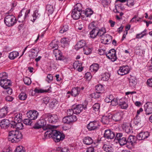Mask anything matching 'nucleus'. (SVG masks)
<instances>
[{"label": "nucleus", "mask_w": 152, "mask_h": 152, "mask_svg": "<svg viewBox=\"0 0 152 152\" xmlns=\"http://www.w3.org/2000/svg\"><path fill=\"white\" fill-rule=\"evenodd\" d=\"M110 0H103L102 1V4L105 7L110 4Z\"/></svg>", "instance_id": "obj_57"}, {"label": "nucleus", "mask_w": 152, "mask_h": 152, "mask_svg": "<svg viewBox=\"0 0 152 152\" xmlns=\"http://www.w3.org/2000/svg\"><path fill=\"white\" fill-rule=\"evenodd\" d=\"M95 22L93 21L90 23L88 26V28L90 30H93V29H95V28H98L96 27V26L94 25Z\"/></svg>", "instance_id": "obj_49"}, {"label": "nucleus", "mask_w": 152, "mask_h": 152, "mask_svg": "<svg viewBox=\"0 0 152 152\" xmlns=\"http://www.w3.org/2000/svg\"><path fill=\"white\" fill-rule=\"evenodd\" d=\"M88 11V10H86V11H83L82 12L83 14H84L86 17H88L89 16L91 15L93 13V12L91 11V10Z\"/></svg>", "instance_id": "obj_52"}, {"label": "nucleus", "mask_w": 152, "mask_h": 152, "mask_svg": "<svg viewBox=\"0 0 152 152\" xmlns=\"http://www.w3.org/2000/svg\"><path fill=\"white\" fill-rule=\"evenodd\" d=\"M104 136L107 139H113L115 137V134L110 129H107L105 131Z\"/></svg>", "instance_id": "obj_12"}, {"label": "nucleus", "mask_w": 152, "mask_h": 152, "mask_svg": "<svg viewBox=\"0 0 152 152\" xmlns=\"http://www.w3.org/2000/svg\"><path fill=\"white\" fill-rule=\"evenodd\" d=\"M74 113L73 110L69 109L67 110V114L68 115H73V113Z\"/></svg>", "instance_id": "obj_61"}, {"label": "nucleus", "mask_w": 152, "mask_h": 152, "mask_svg": "<svg viewBox=\"0 0 152 152\" xmlns=\"http://www.w3.org/2000/svg\"><path fill=\"white\" fill-rule=\"evenodd\" d=\"M121 145H123L127 143V140L125 137L121 138V139L118 142Z\"/></svg>", "instance_id": "obj_35"}, {"label": "nucleus", "mask_w": 152, "mask_h": 152, "mask_svg": "<svg viewBox=\"0 0 152 152\" xmlns=\"http://www.w3.org/2000/svg\"><path fill=\"white\" fill-rule=\"evenodd\" d=\"M12 124H10L9 120L7 119H4L2 120L0 123V126L1 129H6L9 127L12 128Z\"/></svg>", "instance_id": "obj_9"}, {"label": "nucleus", "mask_w": 152, "mask_h": 152, "mask_svg": "<svg viewBox=\"0 0 152 152\" xmlns=\"http://www.w3.org/2000/svg\"><path fill=\"white\" fill-rule=\"evenodd\" d=\"M98 123L96 121L90 122L87 126V128L90 131L94 130L98 128Z\"/></svg>", "instance_id": "obj_13"}, {"label": "nucleus", "mask_w": 152, "mask_h": 152, "mask_svg": "<svg viewBox=\"0 0 152 152\" xmlns=\"http://www.w3.org/2000/svg\"><path fill=\"white\" fill-rule=\"evenodd\" d=\"M57 102L56 100L53 99L50 103V107L51 108H52L53 107H55L56 106V105H57Z\"/></svg>", "instance_id": "obj_47"}, {"label": "nucleus", "mask_w": 152, "mask_h": 152, "mask_svg": "<svg viewBox=\"0 0 152 152\" xmlns=\"http://www.w3.org/2000/svg\"><path fill=\"white\" fill-rule=\"evenodd\" d=\"M43 117L45 118H48V122L52 124L55 123L58 119V118L57 115L49 113H47L44 115Z\"/></svg>", "instance_id": "obj_4"}, {"label": "nucleus", "mask_w": 152, "mask_h": 152, "mask_svg": "<svg viewBox=\"0 0 152 152\" xmlns=\"http://www.w3.org/2000/svg\"><path fill=\"white\" fill-rule=\"evenodd\" d=\"M147 84L149 86L152 87V78L149 79L148 80Z\"/></svg>", "instance_id": "obj_64"}, {"label": "nucleus", "mask_w": 152, "mask_h": 152, "mask_svg": "<svg viewBox=\"0 0 152 152\" xmlns=\"http://www.w3.org/2000/svg\"><path fill=\"white\" fill-rule=\"evenodd\" d=\"M48 135L49 137H52L56 142L62 140L65 137L64 134L52 129L49 128L45 132V136Z\"/></svg>", "instance_id": "obj_1"}, {"label": "nucleus", "mask_w": 152, "mask_h": 152, "mask_svg": "<svg viewBox=\"0 0 152 152\" xmlns=\"http://www.w3.org/2000/svg\"><path fill=\"white\" fill-rule=\"evenodd\" d=\"M7 75L5 72H3L0 74V85H2L3 81L7 80Z\"/></svg>", "instance_id": "obj_24"}, {"label": "nucleus", "mask_w": 152, "mask_h": 152, "mask_svg": "<svg viewBox=\"0 0 152 152\" xmlns=\"http://www.w3.org/2000/svg\"><path fill=\"white\" fill-rule=\"evenodd\" d=\"M86 104L85 106H84V105L82 104H78V105H77L76 106V107L73 109L74 113L76 114H78L80 113L83 108L84 109L86 108Z\"/></svg>", "instance_id": "obj_16"}, {"label": "nucleus", "mask_w": 152, "mask_h": 152, "mask_svg": "<svg viewBox=\"0 0 152 152\" xmlns=\"http://www.w3.org/2000/svg\"><path fill=\"white\" fill-rule=\"evenodd\" d=\"M136 138L135 136L130 135L127 140V143L133 145V144L136 142Z\"/></svg>", "instance_id": "obj_21"}, {"label": "nucleus", "mask_w": 152, "mask_h": 152, "mask_svg": "<svg viewBox=\"0 0 152 152\" xmlns=\"http://www.w3.org/2000/svg\"><path fill=\"white\" fill-rule=\"evenodd\" d=\"M23 123L27 125H31L32 121L30 119H25L24 120Z\"/></svg>", "instance_id": "obj_56"}, {"label": "nucleus", "mask_w": 152, "mask_h": 152, "mask_svg": "<svg viewBox=\"0 0 152 152\" xmlns=\"http://www.w3.org/2000/svg\"><path fill=\"white\" fill-rule=\"evenodd\" d=\"M110 75L107 72H106L103 75L102 78V80L103 81H106L108 80Z\"/></svg>", "instance_id": "obj_45"}, {"label": "nucleus", "mask_w": 152, "mask_h": 152, "mask_svg": "<svg viewBox=\"0 0 152 152\" xmlns=\"http://www.w3.org/2000/svg\"><path fill=\"white\" fill-rule=\"evenodd\" d=\"M26 114L29 118L31 120H34L37 118L39 115V113L35 110L34 112L30 111L29 112H27Z\"/></svg>", "instance_id": "obj_15"}, {"label": "nucleus", "mask_w": 152, "mask_h": 152, "mask_svg": "<svg viewBox=\"0 0 152 152\" xmlns=\"http://www.w3.org/2000/svg\"><path fill=\"white\" fill-rule=\"evenodd\" d=\"M100 108V104L98 103L95 104L93 106L92 108L95 111H98Z\"/></svg>", "instance_id": "obj_51"}, {"label": "nucleus", "mask_w": 152, "mask_h": 152, "mask_svg": "<svg viewBox=\"0 0 152 152\" xmlns=\"http://www.w3.org/2000/svg\"><path fill=\"white\" fill-rule=\"evenodd\" d=\"M106 32V31L105 29L102 28L99 29L98 28V32L97 33L96 35L99 37H102Z\"/></svg>", "instance_id": "obj_33"}, {"label": "nucleus", "mask_w": 152, "mask_h": 152, "mask_svg": "<svg viewBox=\"0 0 152 152\" xmlns=\"http://www.w3.org/2000/svg\"><path fill=\"white\" fill-rule=\"evenodd\" d=\"M8 108L7 107H4L0 110V118L5 117L7 113Z\"/></svg>", "instance_id": "obj_22"}, {"label": "nucleus", "mask_w": 152, "mask_h": 152, "mask_svg": "<svg viewBox=\"0 0 152 152\" xmlns=\"http://www.w3.org/2000/svg\"><path fill=\"white\" fill-rule=\"evenodd\" d=\"M50 45L53 48H55L54 52H55L56 51H57V48H58V45L57 43H54L53 42H52L50 44Z\"/></svg>", "instance_id": "obj_53"}, {"label": "nucleus", "mask_w": 152, "mask_h": 152, "mask_svg": "<svg viewBox=\"0 0 152 152\" xmlns=\"http://www.w3.org/2000/svg\"><path fill=\"white\" fill-rule=\"evenodd\" d=\"M121 104L120 105L121 108L122 109H126L128 107V105L125 102H124L122 103L121 102Z\"/></svg>", "instance_id": "obj_59"}, {"label": "nucleus", "mask_w": 152, "mask_h": 152, "mask_svg": "<svg viewBox=\"0 0 152 152\" xmlns=\"http://www.w3.org/2000/svg\"><path fill=\"white\" fill-rule=\"evenodd\" d=\"M86 42L85 41L82 40L79 42L75 46V48L76 50L83 48H84L85 46Z\"/></svg>", "instance_id": "obj_19"}, {"label": "nucleus", "mask_w": 152, "mask_h": 152, "mask_svg": "<svg viewBox=\"0 0 152 152\" xmlns=\"http://www.w3.org/2000/svg\"><path fill=\"white\" fill-rule=\"evenodd\" d=\"M77 120L75 115H68L64 117L63 119V122L64 123L69 124H72Z\"/></svg>", "instance_id": "obj_5"}, {"label": "nucleus", "mask_w": 152, "mask_h": 152, "mask_svg": "<svg viewBox=\"0 0 152 152\" xmlns=\"http://www.w3.org/2000/svg\"><path fill=\"white\" fill-rule=\"evenodd\" d=\"M23 138L21 132L18 130H12L9 132V141L12 143H16L20 141Z\"/></svg>", "instance_id": "obj_2"}, {"label": "nucleus", "mask_w": 152, "mask_h": 152, "mask_svg": "<svg viewBox=\"0 0 152 152\" xmlns=\"http://www.w3.org/2000/svg\"><path fill=\"white\" fill-rule=\"evenodd\" d=\"M114 99L113 96L112 95H110L105 99V101L107 103L112 102Z\"/></svg>", "instance_id": "obj_43"}, {"label": "nucleus", "mask_w": 152, "mask_h": 152, "mask_svg": "<svg viewBox=\"0 0 152 152\" xmlns=\"http://www.w3.org/2000/svg\"><path fill=\"white\" fill-rule=\"evenodd\" d=\"M83 51L85 54L88 55L91 53V50L87 46H85L83 48Z\"/></svg>", "instance_id": "obj_42"}, {"label": "nucleus", "mask_w": 152, "mask_h": 152, "mask_svg": "<svg viewBox=\"0 0 152 152\" xmlns=\"http://www.w3.org/2000/svg\"><path fill=\"white\" fill-rule=\"evenodd\" d=\"M38 125L41 128L45 126L46 124V121L44 119H41L39 120L37 122Z\"/></svg>", "instance_id": "obj_41"}, {"label": "nucleus", "mask_w": 152, "mask_h": 152, "mask_svg": "<svg viewBox=\"0 0 152 152\" xmlns=\"http://www.w3.org/2000/svg\"><path fill=\"white\" fill-rule=\"evenodd\" d=\"M81 10L76 7L72 10V18L75 20H77L79 18L80 15L81 14L82 11L80 12Z\"/></svg>", "instance_id": "obj_7"}, {"label": "nucleus", "mask_w": 152, "mask_h": 152, "mask_svg": "<svg viewBox=\"0 0 152 152\" xmlns=\"http://www.w3.org/2000/svg\"><path fill=\"white\" fill-rule=\"evenodd\" d=\"M98 28H95V29L92 30L90 32V34L91 37L94 38L97 36V35H96V34L97 32H98Z\"/></svg>", "instance_id": "obj_29"}, {"label": "nucleus", "mask_w": 152, "mask_h": 152, "mask_svg": "<svg viewBox=\"0 0 152 152\" xmlns=\"http://www.w3.org/2000/svg\"><path fill=\"white\" fill-rule=\"evenodd\" d=\"M125 130L126 132L127 133H132L133 132L132 127L130 125L129 126H125Z\"/></svg>", "instance_id": "obj_39"}, {"label": "nucleus", "mask_w": 152, "mask_h": 152, "mask_svg": "<svg viewBox=\"0 0 152 152\" xmlns=\"http://www.w3.org/2000/svg\"><path fill=\"white\" fill-rule=\"evenodd\" d=\"M85 77L86 79L88 80H90L92 77L91 74V73L89 72H87L86 73Z\"/></svg>", "instance_id": "obj_58"}, {"label": "nucleus", "mask_w": 152, "mask_h": 152, "mask_svg": "<svg viewBox=\"0 0 152 152\" xmlns=\"http://www.w3.org/2000/svg\"><path fill=\"white\" fill-rule=\"evenodd\" d=\"M150 135V133L148 132H142L137 136V138L139 140H144L147 138Z\"/></svg>", "instance_id": "obj_8"}, {"label": "nucleus", "mask_w": 152, "mask_h": 152, "mask_svg": "<svg viewBox=\"0 0 152 152\" xmlns=\"http://www.w3.org/2000/svg\"><path fill=\"white\" fill-rule=\"evenodd\" d=\"M101 94L97 92L92 93L90 95V96L92 98H94L95 99H98L100 96Z\"/></svg>", "instance_id": "obj_40"}, {"label": "nucleus", "mask_w": 152, "mask_h": 152, "mask_svg": "<svg viewBox=\"0 0 152 152\" xmlns=\"http://www.w3.org/2000/svg\"><path fill=\"white\" fill-rule=\"evenodd\" d=\"M29 52L31 53L29 55V56L30 57V60H31V59H33L36 57L39 51H37L36 50V48H32L31 49Z\"/></svg>", "instance_id": "obj_17"}, {"label": "nucleus", "mask_w": 152, "mask_h": 152, "mask_svg": "<svg viewBox=\"0 0 152 152\" xmlns=\"http://www.w3.org/2000/svg\"><path fill=\"white\" fill-rule=\"evenodd\" d=\"M15 152H25V151L22 146H19L16 148Z\"/></svg>", "instance_id": "obj_46"}, {"label": "nucleus", "mask_w": 152, "mask_h": 152, "mask_svg": "<svg viewBox=\"0 0 152 152\" xmlns=\"http://www.w3.org/2000/svg\"><path fill=\"white\" fill-rule=\"evenodd\" d=\"M16 21L15 16L10 15L6 16L4 19L5 24L8 27L13 26L16 23Z\"/></svg>", "instance_id": "obj_3"}, {"label": "nucleus", "mask_w": 152, "mask_h": 152, "mask_svg": "<svg viewBox=\"0 0 152 152\" xmlns=\"http://www.w3.org/2000/svg\"><path fill=\"white\" fill-rule=\"evenodd\" d=\"M13 99V98L11 96H7L5 98V100L8 102H12Z\"/></svg>", "instance_id": "obj_62"}, {"label": "nucleus", "mask_w": 152, "mask_h": 152, "mask_svg": "<svg viewBox=\"0 0 152 152\" xmlns=\"http://www.w3.org/2000/svg\"><path fill=\"white\" fill-rule=\"evenodd\" d=\"M11 125L12 126V128H13L17 127L19 129H22L23 128V125L21 123H15V122H14Z\"/></svg>", "instance_id": "obj_26"}, {"label": "nucleus", "mask_w": 152, "mask_h": 152, "mask_svg": "<svg viewBox=\"0 0 152 152\" xmlns=\"http://www.w3.org/2000/svg\"><path fill=\"white\" fill-rule=\"evenodd\" d=\"M50 100L48 97H45L43 99V102L45 104H48Z\"/></svg>", "instance_id": "obj_63"}, {"label": "nucleus", "mask_w": 152, "mask_h": 152, "mask_svg": "<svg viewBox=\"0 0 152 152\" xmlns=\"http://www.w3.org/2000/svg\"><path fill=\"white\" fill-rule=\"evenodd\" d=\"M61 42L62 44H64L65 45L69 44V41L68 40L67 38H64L61 39Z\"/></svg>", "instance_id": "obj_48"}, {"label": "nucleus", "mask_w": 152, "mask_h": 152, "mask_svg": "<svg viewBox=\"0 0 152 152\" xmlns=\"http://www.w3.org/2000/svg\"><path fill=\"white\" fill-rule=\"evenodd\" d=\"M6 90L3 91L1 93V95L2 96L4 95V94H11L12 93V89L9 87L8 89H5Z\"/></svg>", "instance_id": "obj_36"}, {"label": "nucleus", "mask_w": 152, "mask_h": 152, "mask_svg": "<svg viewBox=\"0 0 152 152\" xmlns=\"http://www.w3.org/2000/svg\"><path fill=\"white\" fill-rule=\"evenodd\" d=\"M19 55V53L16 51H14L10 53L9 56V58L11 59H14Z\"/></svg>", "instance_id": "obj_28"}, {"label": "nucleus", "mask_w": 152, "mask_h": 152, "mask_svg": "<svg viewBox=\"0 0 152 152\" xmlns=\"http://www.w3.org/2000/svg\"><path fill=\"white\" fill-rule=\"evenodd\" d=\"M134 122L136 125H137L141 121L140 119L138 118V115H136L135 117L134 118Z\"/></svg>", "instance_id": "obj_55"}, {"label": "nucleus", "mask_w": 152, "mask_h": 152, "mask_svg": "<svg viewBox=\"0 0 152 152\" xmlns=\"http://www.w3.org/2000/svg\"><path fill=\"white\" fill-rule=\"evenodd\" d=\"M116 51L114 49H111L106 55L108 58L110 59L112 61H115L117 59Z\"/></svg>", "instance_id": "obj_6"}, {"label": "nucleus", "mask_w": 152, "mask_h": 152, "mask_svg": "<svg viewBox=\"0 0 152 152\" xmlns=\"http://www.w3.org/2000/svg\"><path fill=\"white\" fill-rule=\"evenodd\" d=\"M83 142L85 144L89 145L93 143V140L91 137H86L83 139Z\"/></svg>", "instance_id": "obj_25"}, {"label": "nucleus", "mask_w": 152, "mask_h": 152, "mask_svg": "<svg viewBox=\"0 0 152 152\" xmlns=\"http://www.w3.org/2000/svg\"><path fill=\"white\" fill-rule=\"evenodd\" d=\"M80 90L79 87L74 88L72 89L71 92L68 91L67 94H71L72 96L75 97L79 94Z\"/></svg>", "instance_id": "obj_18"}, {"label": "nucleus", "mask_w": 152, "mask_h": 152, "mask_svg": "<svg viewBox=\"0 0 152 152\" xmlns=\"http://www.w3.org/2000/svg\"><path fill=\"white\" fill-rule=\"evenodd\" d=\"M19 99L20 100H24L27 97V95L25 93H21L18 96Z\"/></svg>", "instance_id": "obj_37"}, {"label": "nucleus", "mask_w": 152, "mask_h": 152, "mask_svg": "<svg viewBox=\"0 0 152 152\" xmlns=\"http://www.w3.org/2000/svg\"><path fill=\"white\" fill-rule=\"evenodd\" d=\"M124 137L123 136V134L122 133H117L116 134L115 139L118 141V142L121 139L122 137Z\"/></svg>", "instance_id": "obj_54"}, {"label": "nucleus", "mask_w": 152, "mask_h": 152, "mask_svg": "<svg viewBox=\"0 0 152 152\" xmlns=\"http://www.w3.org/2000/svg\"><path fill=\"white\" fill-rule=\"evenodd\" d=\"M49 90V89L47 90H43L42 89H38L37 88H35L34 91L36 93H39L47 92H48Z\"/></svg>", "instance_id": "obj_44"}, {"label": "nucleus", "mask_w": 152, "mask_h": 152, "mask_svg": "<svg viewBox=\"0 0 152 152\" xmlns=\"http://www.w3.org/2000/svg\"><path fill=\"white\" fill-rule=\"evenodd\" d=\"M23 81L24 83L27 85H30L31 83L30 78L29 77H26L24 79Z\"/></svg>", "instance_id": "obj_50"}, {"label": "nucleus", "mask_w": 152, "mask_h": 152, "mask_svg": "<svg viewBox=\"0 0 152 152\" xmlns=\"http://www.w3.org/2000/svg\"><path fill=\"white\" fill-rule=\"evenodd\" d=\"M68 30V26L67 25H65L63 26L62 27L60 28L59 32L61 33H63L66 32Z\"/></svg>", "instance_id": "obj_38"}, {"label": "nucleus", "mask_w": 152, "mask_h": 152, "mask_svg": "<svg viewBox=\"0 0 152 152\" xmlns=\"http://www.w3.org/2000/svg\"><path fill=\"white\" fill-rule=\"evenodd\" d=\"M46 10L50 14H52L53 11V7L51 5H48L46 7Z\"/></svg>", "instance_id": "obj_34"}, {"label": "nucleus", "mask_w": 152, "mask_h": 152, "mask_svg": "<svg viewBox=\"0 0 152 152\" xmlns=\"http://www.w3.org/2000/svg\"><path fill=\"white\" fill-rule=\"evenodd\" d=\"M3 81L2 85H0L4 89H8L9 87H10L11 84L10 80L7 79Z\"/></svg>", "instance_id": "obj_27"}, {"label": "nucleus", "mask_w": 152, "mask_h": 152, "mask_svg": "<svg viewBox=\"0 0 152 152\" xmlns=\"http://www.w3.org/2000/svg\"><path fill=\"white\" fill-rule=\"evenodd\" d=\"M129 86L132 88L135 87L137 84V80L136 77L134 76L130 75V77L129 78Z\"/></svg>", "instance_id": "obj_14"}, {"label": "nucleus", "mask_w": 152, "mask_h": 152, "mask_svg": "<svg viewBox=\"0 0 152 152\" xmlns=\"http://www.w3.org/2000/svg\"><path fill=\"white\" fill-rule=\"evenodd\" d=\"M96 92L101 94L103 92L104 89L102 85H97L96 86Z\"/></svg>", "instance_id": "obj_31"}, {"label": "nucleus", "mask_w": 152, "mask_h": 152, "mask_svg": "<svg viewBox=\"0 0 152 152\" xmlns=\"http://www.w3.org/2000/svg\"><path fill=\"white\" fill-rule=\"evenodd\" d=\"M145 111L146 115H149L152 113V103L148 102L144 105Z\"/></svg>", "instance_id": "obj_11"}, {"label": "nucleus", "mask_w": 152, "mask_h": 152, "mask_svg": "<svg viewBox=\"0 0 152 152\" xmlns=\"http://www.w3.org/2000/svg\"><path fill=\"white\" fill-rule=\"evenodd\" d=\"M129 69L128 66H121L118 71V74L121 75H123L128 73Z\"/></svg>", "instance_id": "obj_10"}, {"label": "nucleus", "mask_w": 152, "mask_h": 152, "mask_svg": "<svg viewBox=\"0 0 152 152\" xmlns=\"http://www.w3.org/2000/svg\"><path fill=\"white\" fill-rule=\"evenodd\" d=\"M111 117L113 120L116 122L120 121L122 118L121 113L119 112L115 113L111 116Z\"/></svg>", "instance_id": "obj_20"}, {"label": "nucleus", "mask_w": 152, "mask_h": 152, "mask_svg": "<svg viewBox=\"0 0 152 152\" xmlns=\"http://www.w3.org/2000/svg\"><path fill=\"white\" fill-rule=\"evenodd\" d=\"M111 116L110 115L103 116L102 118L101 121L104 124H108L109 123L110 119Z\"/></svg>", "instance_id": "obj_23"}, {"label": "nucleus", "mask_w": 152, "mask_h": 152, "mask_svg": "<svg viewBox=\"0 0 152 152\" xmlns=\"http://www.w3.org/2000/svg\"><path fill=\"white\" fill-rule=\"evenodd\" d=\"M104 151L108 152H112L113 151L112 147L109 145H104L103 147Z\"/></svg>", "instance_id": "obj_32"}, {"label": "nucleus", "mask_w": 152, "mask_h": 152, "mask_svg": "<svg viewBox=\"0 0 152 152\" xmlns=\"http://www.w3.org/2000/svg\"><path fill=\"white\" fill-rule=\"evenodd\" d=\"M99 68V65L97 64H92L90 66V69L91 71H97Z\"/></svg>", "instance_id": "obj_30"}, {"label": "nucleus", "mask_w": 152, "mask_h": 152, "mask_svg": "<svg viewBox=\"0 0 152 152\" xmlns=\"http://www.w3.org/2000/svg\"><path fill=\"white\" fill-rule=\"evenodd\" d=\"M47 78L48 80H47V81L48 83H50L52 80L53 77L52 75L49 74L48 75Z\"/></svg>", "instance_id": "obj_60"}]
</instances>
